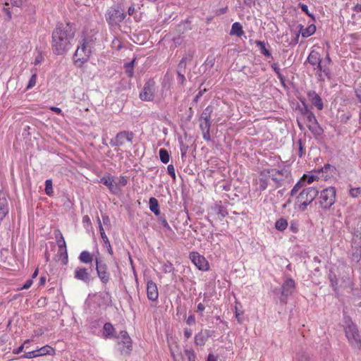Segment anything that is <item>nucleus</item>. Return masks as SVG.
I'll use <instances>...</instances> for the list:
<instances>
[{"mask_svg": "<svg viewBox=\"0 0 361 361\" xmlns=\"http://www.w3.org/2000/svg\"><path fill=\"white\" fill-rule=\"evenodd\" d=\"M75 32L68 24L57 26L52 32L53 51L57 55L66 52L71 48Z\"/></svg>", "mask_w": 361, "mask_h": 361, "instance_id": "nucleus-1", "label": "nucleus"}, {"mask_svg": "<svg viewBox=\"0 0 361 361\" xmlns=\"http://www.w3.org/2000/svg\"><path fill=\"white\" fill-rule=\"evenodd\" d=\"M300 191L296 196L295 204L300 210L304 211L316 198L318 191L312 187H304Z\"/></svg>", "mask_w": 361, "mask_h": 361, "instance_id": "nucleus-2", "label": "nucleus"}, {"mask_svg": "<svg viewBox=\"0 0 361 361\" xmlns=\"http://www.w3.org/2000/svg\"><path fill=\"white\" fill-rule=\"evenodd\" d=\"M90 42L91 39L83 37L80 45L78 47L73 56L74 63L78 67H81L89 60L91 55V50L89 49Z\"/></svg>", "mask_w": 361, "mask_h": 361, "instance_id": "nucleus-3", "label": "nucleus"}, {"mask_svg": "<svg viewBox=\"0 0 361 361\" xmlns=\"http://www.w3.org/2000/svg\"><path fill=\"white\" fill-rule=\"evenodd\" d=\"M336 190L334 187L330 186L320 192L319 202L320 207L324 209H329L336 202Z\"/></svg>", "mask_w": 361, "mask_h": 361, "instance_id": "nucleus-4", "label": "nucleus"}, {"mask_svg": "<svg viewBox=\"0 0 361 361\" xmlns=\"http://www.w3.org/2000/svg\"><path fill=\"white\" fill-rule=\"evenodd\" d=\"M105 17L110 26H116L124 20L126 14L118 7H111L108 10Z\"/></svg>", "mask_w": 361, "mask_h": 361, "instance_id": "nucleus-5", "label": "nucleus"}, {"mask_svg": "<svg viewBox=\"0 0 361 361\" xmlns=\"http://www.w3.org/2000/svg\"><path fill=\"white\" fill-rule=\"evenodd\" d=\"M307 61L314 67V70H317L319 76H322V73H324L326 75H328L329 70L322 65L321 55L319 52L314 50L311 51Z\"/></svg>", "mask_w": 361, "mask_h": 361, "instance_id": "nucleus-6", "label": "nucleus"}, {"mask_svg": "<svg viewBox=\"0 0 361 361\" xmlns=\"http://www.w3.org/2000/svg\"><path fill=\"white\" fill-rule=\"evenodd\" d=\"M345 336L349 343L353 345H361V337L357 326L353 322L348 324L345 328Z\"/></svg>", "mask_w": 361, "mask_h": 361, "instance_id": "nucleus-7", "label": "nucleus"}, {"mask_svg": "<svg viewBox=\"0 0 361 361\" xmlns=\"http://www.w3.org/2000/svg\"><path fill=\"white\" fill-rule=\"evenodd\" d=\"M319 179L317 176L304 174L290 190V195L295 196L302 188H305L306 183L311 184Z\"/></svg>", "mask_w": 361, "mask_h": 361, "instance_id": "nucleus-8", "label": "nucleus"}, {"mask_svg": "<svg viewBox=\"0 0 361 361\" xmlns=\"http://www.w3.org/2000/svg\"><path fill=\"white\" fill-rule=\"evenodd\" d=\"M120 341L119 345H122L120 348V351L122 354L130 355L133 350V343L130 337L126 331H121L118 336Z\"/></svg>", "mask_w": 361, "mask_h": 361, "instance_id": "nucleus-9", "label": "nucleus"}, {"mask_svg": "<svg viewBox=\"0 0 361 361\" xmlns=\"http://www.w3.org/2000/svg\"><path fill=\"white\" fill-rule=\"evenodd\" d=\"M189 258L193 264L200 271H206L209 269V264L206 258L197 252L190 253Z\"/></svg>", "mask_w": 361, "mask_h": 361, "instance_id": "nucleus-10", "label": "nucleus"}, {"mask_svg": "<svg viewBox=\"0 0 361 361\" xmlns=\"http://www.w3.org/2000/svg\"><path fill=\"white\" fill-rule=\"evenodd\" d=\"M304 116L309 130L314 134L319 135L322 132V128L319 127L314 114L312 111H306Z\"/></svg>", "mask_w": 361, "mask_h": 361, "instance_id": "nucleus-11", "label": "nucleus"}, {"mask_svg": "<svg viewBox=\"0 0 361 361\" xmlns=\"http://www.w3.org/2000/svg\"><path fill=\"white\" fill-rule=\"evenodd\" d=\"M271 176L269 174V169H264L260 171L259 177L254 179V184L257 186V190L263 191L267 189L269 185Z\"/></svg>", "mask_w": 361, "mask_h": 361, "instance_id": "nucleus-12", "label": "nucleus"}, {"mask_svg": "<svg viewBox=\"0 0 361 361\" xmlns=\"http://www.w3.org/2000/svg\"><path fill=\"white\" fill-rule=\"evenodd\" d=\"M95 264L98 277L103 283L106 284L110 279L109 274L107 271L106 264L99 262L97 257L95 258Z\"/></svg>", "mask_w": 361, "mask_h": 361, "instance_id": "nucleus-13", "label": "nucleus"}, {"mask_svg": "<svg viewBox=\"0 0 361 361\" xmlns=\"http://www.w3.org/2000/svg\"><path fill=\"white\" fill-rule=\"evenodd\" d=\"M133 138V133L130 131H121L118 133L115 139L114 145L116 146H123L127 142H131Z\"/></svg>", "mask_w": 361, "mask_h": 361, "instance_id": "nucleus-14", "label": "nucleus"}, {"mask_svg": "<svg viewBox=\"0 0 361 361\" xmlns=\"http://www.w3.org/2000/svg\"><path fill=\"white\" fill-rule=\"evenodd\" d=\"M90 273L85 267H78L74 271V278L86 283H90Z\"/></svg>", "mask_w": 361, "mask_h": 361, "instance_id": "nucleus-15", "label": "nucleus"}, {"mask_svg": "<svg viewBox=\"0 0 361 361\" xmlns=\"http://www.w3.org/2000/svg\"><path fill=\"white\" fill-rule=\"evenodd\" d=\"M147 298L152 301H156L159 297L157 286L151 280L147 283Z\"/></svg>", "mask_w": 361, "mask_h": 361, "instance_id": "nucleus-16", "label": "nucleus"}, {"mask_svg": "<svg viewBox=\"0 0 361 361\" xmlns=\"http://www.w3.org/2000/svg\"><path fill=\"white\" fill-rule=\"evenodd\" d=\"M154 96L152 85L149 82H147L140 94V98L143 101H152L154 99Z\"/></svg>", "mask_w": 361, "mask_h": 361, "instance_id": "nucleus-17", "label": "nucleus"}, {"mask_svg": "<svg viewBox=\"0 0 361 361\" xmlns=\"http://www.w3.org/2000/svg\"><path fill=\"white\" fill-rule=\"evenodd\" d=\"M271 179L276 183H279L287 176L286 171L284 169H268Z\"/></svg>", "mask_w": 361, "mask_h": 361, "instance_id": "nucleus-18", "label": "nucleus"}, {"mask_svg": "<svg viewBox=\"0 0 361 361\" xmlns=\"http://www.w3.org/2000/svg\"><path fill=\"white\" fill-rule=\"evenodd\" d=\"M100 183L108 187L111 192L114 194H117L118 192L117 185L113 176H109L106 177H102L100 179Z\"/></svg>", "mask_w": 361, "mask_h": 361, "instance_id": "nucleus-19", "label": "nucleus"}, {"mask_svg": "<svg viewBox=\"0 0 361 361\" xmlns=\"http://www.w3.org/2000/svg\"><path fill=\"white\" fill-rule=\"evenodd\" d=\"M295 283L293 279H287L281 287V294L283 296H288L291 295L295 289Z\"/></svg>", "mask_w": 361, "mask_h": 361, "instance_id": "nucleus-20", "label": "nucleus"}, {"mask_svg": "<svg viewBox=\"0 0 361 361\" xmlns=\"http://www.w3.org/2000/svg\"><path fill=\"white\" fill-rule=\"evenodd\" d=\"M307 97L311 103L317 108L322 110L324 107L323 102L320 96L314 91H310L307 93Z\"/></svg>", "mask_w": 361, "mask_h": 361, "instance_id": "nucleus-21", "label": "nucleus"}, {"mask_svg": "<svg viewBox=\"0 0 361 361\" xmlns=\"http://www.w3.org/2000/svg\"><path fill=\"white\" fill-rule=\"evenodd\" d=\"M210 337V333L208 330H203L197 334L195 336V342L196 345L202 346Z\"/></svg>", "mask_w": 361, "mask_h": 361, "instance_id": "nucleus-22", "label": "nucleus"}, {"mask_svg": "<svg viewBox=\"0 0 361 361\" xmlns=\"http://www.w3.org/2000/svg\"><path fill=\"white\" fill-rule=\"evenodd\" d=\"M209 108L207 107L202 114V118L204 120V122L200 124V128L204 132H209V129L211 127L209 113H207V111H209Z\"/></svg>", "mask_w": 361, "mask_h": 361, "instance_id": "nucleus-23", "label": "nucleus"}, {"mask_svg": "<svg viewBox=\"0 0 361 361\" xmlns=\"http://www.w3.org/2000/svg\"><path fill=\"white\" fill-rule=\"evenodd\" d=\"M115 328L111 323H105L103 327V335L106 338L115 337Z\"/></svg>", "mask_w": 361, "mask_h": 361, "instance_id": "nucleus-24", "label": "nucleus"}, {"mask_svg": "<svg viewBox=\"0 0 361 361\" xmlns=\"http://www.w3.org/2000/svg\"><path fill=\"white\" fill-rule=\"evenodd\" d=\"M316 32V26L314 24L310 25L308 27L303 28L301 27L300 32L302 37H308L312 35Z\"/></svg>", "mask_w": 361, "mask_h": 361, "instance_id": "nucleus-25", "label": "nucleus"}, {"mask_svg": "<svg viewBox=\"0 0 361 361\" xmlns=\"http://www.w3.org/2000/svg\"><path fill=\"white\" fill-rule=\"evenodd\" d=\"M78 258L79 260L84 264H91L93 261L92 255L86 250L81 252Z\"/></svg>", "mask_w": 361, "mask_h": 361, "instance_id": "nucleus-26", "label": "nucleus"}, {"mask_svg": "<svg viewBox=\"0 0 361 361\" xmlns=\"http://www.w3.org/2000/svg\"><path fill=\"white\" fill-rule=\"evenodd\" d=\"M149 204L150 211L157 216L159 215L160 209L158 200L155 197H151L149 198Z\"/></svg>", "mask_w": 361, "mask_h": 361, "instance_id": "nucleus-27", "label": "nucleus"}, {"mask_svg": "<svg viewBox=\"0 0 361 361\" xmlns=\"http://www.w3.org/2000/svg\"><path fill=\"white\" fill-rule=\"evenodd\" d=\"M231 35H235L238 37H241L243 35V27L240 23L235 22L231 26L230 32Z\"/></svg>", "mask_w": 361, "mask_h": 361, "instance_id": "nucleus-28", "label": "nucleus"}, {"mask_svg": "<svg viewBox=\"0 0 361 361\" xmlns=\"http://www.w3.org/2000/svg\"><path fill=\"white\" fill-rule=\"evenodd\" d=\"M288 226V221L284 218H280L275 222V228L279 231H284Z\"/></svg>", "mask_w": 361, "mask_h": 361, "instance_id": "nucleus-29", "label": "nucleus"}, {"mask_svg": "<svg viewBox=\"0 0 361 361\" xmlns=\"http://www.w3.org/2000/svg\"><path fill=\"white\" fill-rule=\"evenodd\" d=\"M8 212V208L5 198H0V220L3 219L4 217Z\"/></svg>", "mask_w": 361, "mask_h": 361, "instance_id": "nucleus-30", "label": "nucleus"}, {"mask_svg": "<svg viewBox=\"0 0 361 361\" xmlns=\"http://www.w3.org/2000/svg\"><path fill=\"white\" fill-rule=\"evenodd\" d=\"M57 232L59 233V238L56 237V243L59 248L58 250H61V251H63V252H65V248H66V243L65 239L59 230H58Z\"/></svg>", "mask_w": 361, "mask_h": 361, "instance_id": "nucleus-31", "label": "nucleus"}, {"mask_svg": "<svg viewBox=\"0 0 361 361\" xmlns=\"http://www.w3.org/2000/svg\"><path fill=\"white\" fill-rule=\"evenodd\" d=\"M159 154L161 162H163L164 164H167L169 161L170 155L169 152L166 149L161 148L159 151Z\"/></svg>", "mask_w": 361, "mask_h": 361, "instance_id": "nucleus-32", "label": "nucleus"}, {"mask_svg": "<svg viewBox=\"0 0 361 361\" xmlns=\"http://www.w3.org/2000/svg\"><path fill=\"white\" fill-rule=\"evenodd\" d=\"M256 45L260 49L261 53L267 57L271 56L270 51L266 48L265 43L262 41H256Z\"/></svg>", "mask_w": 361, "mask_h": 361, "instance_id": "nucleus-33", "label": "nucleus"}, {"mask_svg": "<svg viewBox=\"0 0 361 361\" xmlns=\"http://www.w3.org/2000/svg\"><path fill=\"white\" fill-rule=\"evenodd\" d=\"M161 270L165 274L173 272L174 267L171 262L167 261L162 264Z\"/></svg>", "mask_w": 361, "mask_h": 361, "instance_id": "nucleus-34", "label": "nucleus"}, {"mask_svg": "<svg viewBox=\"0 0 361 361\" xmlns=\"http://www.w3.org/2000/svg\"><path fill=\"white\" fill-rule=\"evenodd\" d=\"M117 185L118 191L121 190V187H124L128 183V179L126 176H121L118 178L117 182H116Z\"/></svg>", "mask_w": 361, "mask_h": 361, "instance_id": "nucleus-35", "label": "nucleus"}, {"mask_svg": "<svg viewBox=\"0 0 361 361\" xmlns=\"http://www.w3.org/2000/svg\"><path fill=\"white\" fill-rule=\"evenodd\" d=\"M45 193L51 196L54 191H53V186H52V180L51 179H47L45 181Z\"/></svg>", "mask_w": 361, "mask_h": 361, "instance_id": "nucleus-36", "label": "nucleus"}, {"mask_svg": "<svg viewBox=\"0 0 361 361\" xmlns=\"http://www.w3.org/2000/svg\"><path fill=\"white\" fill-rule=\"evenodd\" d=\"M271 68L273 69V71L275 72V73L277 75L279 79L283 82V80H284V77L283 76V75L280 72V68H279V64L277 63H274L272 65H271Z\"/></svg>", "mask_w": 361, "mask_h": 361, "instance_id": "nucleus-37", "label": "nucleus"}, {"mask_svg": "<svg viewBox=\"0 0 361 361\" xmlns=\"http://www.w3.org/2000/svg\"><path fill=\"white\" fill-rule=\"evenodd\" d=\"M58 255L60 257V259H61L63 264H66L68 263L67 248H65V252L61 250H58Z\"/></svg>", "mask_w": 361, "mask_h": 361, "instance_id": "nucleus-38", "label": "nucleus"}, {"mask_svg": "<svg viewBox=\"0 0 361 361\" xmlns=\"http://www.w3.org/2000/svg\"><path fill=\"white\" fill-rule=\"evenodd\" d=\"M349 195L350 197L353 198L357 197L358 196L361 195V188L359 187L351 188L349 190Z\"/></svg>", "mask_w": 361, "mask_h": 361, "instance_id": "nucleus-39", "label": "nucleus"}, {"mask_svg": "<svg viewBox=\"0 0 361 361\" xmlns=\"http://www.w3.org/2000/svg\"><path fill=\"white\" fill-rule=\"evenodd\" d=\"M102 239L103 240L104 243L106 246L108 252L109 253V255H113V249H112V247L111 245L110 241H109L107 235L103 236L102 238Z\"/></svg>", "mask_w": 361, "mask_h": 361, "instance_id": "nucleus-40", "label": "nucleus"}, {"mask_svg": "<svg viewBox=\"0 0 361 361\" xmlns=\"http://www.w3.org/2000/svg\"><path fill=\"white\" fill-rule=\"evenodd\" d=\"M36 82H37V74L34 73L30 77L26 89L29 90V89L32 88L36 85Z\"/></svg>", "mask_w": 361, "mask_h": 361, "instance_id": "nucleus-41", "label": "nucleus"}, {"mask_svg": "<svg viewBox=\"0 0 361 361\" xmlns=\"http://www.w3.org/2000/svg\"><path fill=\"white\" fill-rule=\"evenodd\" d=\"M40 353H38V351L37 350H32L28 353H25L23 355H22V357L24 358H33L37 356H39Z\"/></svg>", "mask_w": 361, "mask_h": 361, "instance_id": "nucleus-42", "label": "nucleus"}, {"mask_svg": "<svg viewBox=\"0 0 361 361\" xmlns=\"http://www.w3.org/2000/svg\"><path fill=\"white\" fill-rule=\"evenodd\" d=\"M185 355L188 357V361H195L196 355L192 350H186Z\"/></svg>", "mask_w": 361, "mask_h": 361, "instance_id": "nucleus-43", "label": "nucleus"}, {"mask_svg": "<svg viewBox=\"0 0 361 361\" xmlns=\"http://www.w3.org/2000/svg\"><path fill=\"white\" fill-rule=\"evenodd\" d=\"M289 229L293 233H297L299 231L298 224L295 221H291Z\"/></svg>", "mask_w": 361, "mask_h": 361, "instance_id": "nucleus-44", "label": "nucleus"}, {"mask_svg": "<svg viewBox=\"0 0 361 361\" xmlns=\"http://www.w3.org/2000/svg\"><path fill=\"white\" fill-rule=\"evenodd\" d=\"M167 172L169 175L173 178V180H176V172L175 168L173 164H169L167 166Z\"/></svg>", "mask_w": 361, "mask_h": 361, "instance_id": "nucleus-45", "label": "nucleus"}, {"mask_svg": "<svg viewBox=\"0 0 361 361\" xmlns=\"http://www.w3.org/2000/svg\"><path fill=\"white\" fill-rule=\"evenodd\" d=\"M294 361H310V359L306 355L299 354L296 355Z\"/></svg>", "mask_w": 361, "mask_h": 361, "instance_id": "nucleus-46", "label": "nucleus"}, {"mask_svg": "<svg viewBox=\"0 0 361 361\" xmlns=\"http://www.w3.org/2000/svg\"><path fill=\"white\" fill-rule=\"evenodd\" d=\"M44 61V56L41 52H39L35 57L34 64L35 66L40 64Z\"/></svg>", "mask_w": 361, "mask_h": 361, "instance_id": "nucleus-47", "label": "nucleus"}, {"mask_svg": "<svg viewBox=\"0 0 361 361\" xmlns=\"http://www.w3.org/2000/svg\"><path fill=\"white\" fill-rule=\"evenodd\" d=\"M299 6L301 8L302 11L304 12L307 16H310L311 14L309 13L308 6L304 4H299Z\"/></svg>", "mask_w": 361, "mask_h": 361, "instance_id": "nucleus-48", "label": "nucleus"}, {"mask_svg": "<svg viewBox=\"0 0 361 361\" xmlns=\"http://www.w3.org/2000/svg\"><path fill=\"white\" fill-rule=\"evenodd\" d=\"M97 221H98V224H99V233H100V235H101V238H102L103 236H106V233H105V231H104V229L102 225V223H101V221H100V219L98 217L97 218Z\"/></svg>", "mask_w": 361, "mask_h": 361, "instance_id": "nucleus-49", "label": "nucleus"}, {"mask_svg": "<svg viewBox=\"0 0 361 361\" xmlns=\"http://www.w3.org/2000/svg\"><path fill=\"white\" fill-rule=\"evenodd\" d=\"M298 145H299V149H298V156L300 157H302L305 154L304 148L302 146V143L301 140L298 141Z\"/></svg>", "mask_w": 361, "mask_h": 361, "instance_id": "nucleus-50", "label": "nucleus"}, {"mask_svg": "<svg viewBox=\"0 0 361 361\" xmlns=\"http://www.w3.org/2000/svg\"><path fill=\"white\" fill-rule=\"evenodd\" d=\"M159 221H160V222H161V225H162L165 228H166V229H168V230H171V227H170V226H169V224L168 221H166V219L165 218H161V219H159Z\"/></svg>", "mask_w": 361, "mask_h": 361, "instance_id": "nucleus-51", "label": "nucleus"}, {"mask_svg": "<svg viewBox=\"0 0 361 361\" xmlns=\"http://www.w3.org/2000/svg\"><path fill=\"white\" fill-rule=\"evenodd\" d=\"M26 0H11V4L16 6H20Z\"/></svg>", "mask_w": 361, "mask_h": 361, "instance_id": "nucleus-52", "label": "nucleus"}, {"mask_svg": "<svg viewBox=\"0 0 361 361\" xmlns=\"http://www.w3.org/2000/svg\"><path fill=\"white\" fill-rule=\"evenodd\" d=\"M32 279H29L26 281V282L24 283L21 289H28L32 285Z\"/></svg>", "mask_w": 361, "mask_h": 361, "instance_id": "nucleus-53", "label": "nucleus"}, {"mask_svg": "<svg viewBox=\"0 0 361 361\" xmlns=\"http://www.w3.org/2000/svg\"><path fill=\"white\" fill-rule=\"evenodd\" d=\"M186 323L189 325H191V324H193L195 323V316L194 315H190L187 320H186Z\"/></svg>", "mask_w": 361, "mask_h": 361, "instance_id": "nucleus-54", "label": "nucleus"}, {"mask_svg": "<svg viewBox=\"0 0 361 361\" xmlns=\"http://www.w3.org/2000/svg\"><path fill=\"white\" fill-rule=\"evenodd\" d=\"M178 80L181 85H183L185 80V75L178 72Z\"/></svg>", "mask_w": 361, "mask_h": 361, "instance_id": "nucleus-55", "label": "nucleus"}, {"mask_svg": "<svg viewBox=\"0 0 361 361\" xmlns=\"http://www.w3.org/2000/svg\"><path fill=\"white\" fill-rule=\"evenodd\" d=\"M102 221H103V224H105V225H110V220H109V218L108 216L106 215H103L102 216Z\"/></svg>", "mask_w": 361, "mask_h": 361, "instance_id": "nucleus-56", "label": "nucleus"}, {"mask_svg": "<svg viewBox=\"0 0 361 361\" xmlns=\"http://www.w3.org/2000/svg\"><path fill=\"white\" fill-rule=\"evenodd\" d=\"M23 348H24V345L23 344V345H20L17 349L13 350V353L16 354V355L19 354L23 350Z\"/></svg>", "mask_w": 361, "mask_h": 361, "instance_id": "nucleus-57", "label": "nucleus"}, {"mask_svg": "<svg viewBox=\"0 0 361 361\" xmlns=\"http://www.w3.org/2000/svg\"><path fill=\"white\" fill-rule=\"evenodd\" d=\"M50 110H51L52 111L55 112L57 114H63L62 111L60 108L51 106Z\"/></svg>", "mask_w": 361, "mask_h": 361, "instance_id": "nucleus-58", "label": "nucleus"}, {"mask_svg": "<svg viewBox=\"0 0 361 361\" xmlns=\"http://www.w3.org/2000/svg\"><path fill=\"white\" fill-rule=\"evenodd\" d=\"M37 351H38V353H40L39 355H43L49 353V352L47 350L45 347L42 348L41 349L37 350Z\"/></svg>", "mask_w": 361, "mask_h": 361, "instance_id": "nucleus-59", "label": "nucleus"}, {"mask_svg": "<svg viewBox=\"0 0 361 361\" xmlns=\"http://www.w3.org/2000/svg\"><path fill=\"white\" fill-rule=\"evenodd\" d=\"M204 305L202 303H199L197 307V312L202 313L204 310Z\"/></svg>", "mask_w": 361, "mask_h": 361, "instance_id": "nucleus-60", "label": "nucleus"}, {"mask_svg": "<svg viewBox=\"0 0 361 361\" xmlns=\"http://www.w3.org/2000/svg\"><path fill=\"white\" fill-rule=\"evenodd\" d=\"M207 361H217V358L212 353H209Z\"/></svg>", "mask_w": 361, "mask_h": 361, "instance_id": "nucleus-61", "label": "nucleus"}, {"mask_svg": "<svg viewBox=\"0 0 361 361\" xmlns=\"http://www.w3.org/2000/svg\"><path fill=\"white\" fill-rule=\"evenodd\" d=\"M184 336L185 338H188L192 336V331L190 329H185L184 331Z\"/></svg>", "mask_w": 361, "mask_h": 361, "instance_id": "nucleus-62", "label": "nucleus"}, {"mask_svg": "<svg viewBox=\"0 0 361 361\" xmlns=\"http://www.w3.org/2000/svg\"><path fill=\"white\" fill-rule=\"evenodd\" d=\"M353 11L357 13H361V4H357L354 6Z\"/></svg>", "mask_w": 361, "mask_h": 361, "instance_id": "nucleus-63", "label": "nucleus"}, {"mask_svg": "<svg viewBox=\"0 0 361 361\" xmlns=\"http://www.w3.org/2000/svg\"><path fill=\"white\" fill-rule=\"evenodd\" d=\"M135 12V7L133 6H131L128 9V13L130 16H132Z\"/></svg>", "mask_w": 361, "mask_h": 361, "instance_id": "nucleus-64", "label": "nucleus"}]
</instances>
